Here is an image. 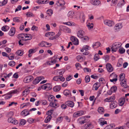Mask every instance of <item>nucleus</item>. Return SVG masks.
<instances>
[{
    "instance_id": "6ab92c4d",
    "label": "nucleus",
    "mask_w": 129,
    "mask_h": 129,
    "mask_svg": "<svg viewBox=\"0 0 129 129\" xmlns=\"http://www.w3.org/2000/svg\"><path fill=\"white\" fill-rule=\"evenodd\" d=\"M24 36L25 38H28L27 39L24 40V41H25L30 40L32 38V36L29 34H24Z\"/></svg>"
},
{
    "instance_id": "f257e3e1",
    "label": "nucleus",
    "mask_w": 129,
    "mask_h": 129,
    "mask_svg": "<svg viewBox=\"0 0 129 129\" xmlns=\"http://www.w3.org/2000/svg\"><path fill=\"white\" fill-rule=\"evenodd\" d=\"M122 44L120 42H115L113 44L111 49L113 52H116L121 46Z\"/></svg>"
},
{
    "instance_id": "603ef678",
    "label": "nucleus",
    "mask_w": 129,
    "mask_h": 129,
    "mask_svg": "<svg viewBox=\"0 0 129 129\" xmlns=\"http://www.w3.org/2000/svg\"><path fill=\"white\" fill-rule=\"evenodd\" d=\"M46 86L47 89L48 88L47 90H50L52 89V86H51V84L50 83H47L46 84Z\"/></svg>"
},
{
    "instance_id": "9b49d317",
    "label": "nucleus",
    "mask_w": 129,
    "mask_h": 129,
    "mask_svg": "<svg viewBox=\"0 0 129 129\" xmlns=\"http://www.w3.org/2000/svg\"><path fill=\"white\" fill-rule=\"evenodd\" d=\"M71 40L73 42V44L75 45H77L78 44L79 41L77 38L72 36L71 38Z\"/></svg>"
},
{
    "instance_id": "09e8293b",
    "label": "nucleus",
    "mask_w": 129,
    "mask_h": 129,
    "mask_svg": "<svg viewBox=\"0 0 129 129\" xmlns=\"http://www.w3.org/2000/svg\"><path fill=\"white\" fill-rule=\"evenodd\" d=\"M15 62L14 61L12 60L8 63V64L10 66L13 67L15 65Z\"/></svg>"
},
{
    "instance_id": "72a5a7b5",
    "label": "nucleus",
    "mask_w": 129,
    "mask_h": 129,
    "mask_svg": "<svg viewBox=\"0 0 129 129\" xmlns=\"http://www.w3.org/2000/svg\"><path fill=\"white\" fill-rule=\"evenodd\" d=\"M82 39V40L83 42H85L86 41H88L89 40V38L88 37L86 36H83V37L82 38H81Z\"/></svg>"
},
{
    "instance_id": "864d4df0",
    "label": "nucleus",
    "mask_w": 129,
    "mask_h": 129,
    "mask_svg": "<svg viewBox=\"0 0 129 129\" xmlns=\"http://www.w3.org/2000/svg\"><path fill=\"white\" fill-rule=\"evenodd\" d=\"M117 90V88L116 86H114L112 87L111 89V90L113 92H115Z\"/></svg>"
},
{
    "instance_id": "412c9836",
    "label": "nucleus",
    "mask_w": 129,
    "mask_h": 129,
    "mask_svg": "<svg viewBox=\"0 0 129 129\" xmlns=\"http://www.w3.org/2000/svg\"><path fill=\"white\" fill-rule=\"evenodd\" d=\"M117 106V103L115 102H112L110 105V108L111 109H113Z\"/></svg>"
},
{
    "instance_id": "39448f33",
    "label": "nucleus",
    "mask_w": 129,
    "mask_h": 129,
    "mask_svg": "<svg viewBox=\"0 0 129 129\" xmlns=\"http://www.w3.org/2000/svg\"><path fill=\"white\" fill-rule=\"evenodd\" d=\"M77 36L79 38H82L85 35V33L83 30L80 29L78 30L77 32Z\"/></svg>"
},
{
    "instance_id": "58836bf2",
    "label": "nucleus",
    "mask_w": 129,
    "mask_h": 129,
    "mask_svg": "<svg viewBox=\"0 0 129 129\" xmlns=\"http://www.w3.org/2000/svg\"><path fill=\"white\" fill-rule=\"evenodd\" d=\"M87 26L89 29H92L93 27V24L92 23H88L87 25Z\"/></svg>"
},
{
    "instance_id": "1a4fd4ad",
    "label": "nucleus",
    "mask_w": 129,
    "mask_h": 129,
    "mask_svg": "<svg viewBox=\"0 0 129 129\" xmlns=\"http://www.w3.org/2000/svg\"><path fill=\"white\" fill-rule=\"evenodd\" d=\"M8 121L9 122L11 123L14 124H16L18 123V121L17 120L11 117L9 118L8 119Z\"/></svg>"
},
{
    "instance_id": "de8ad7c7",
    "label": "nucleus",
    "mask_w": 129,
    "mask_h": 129,
    "mask_svg": "<svg viewBox=\"0 0 129 129\" xmlns=\"http://www.w3.org/2000/svg\"><path fill=\"white\" fill-rule=\"evenodd\" d=\"M115 125L113 124H111L107 126L106 127V129H110L111 128H112L114 127Z\"/></svg>"
},
{
    "instance_id": "680f3d73",
    "label": "nucleus",
    "mask_w": 129,
    "mask_h": 129,
    "mask_svg": "<svg viewBox=\"0 0 129 129\" xmlns=\"http://www.w3.org/2000/svg\"><path fill=\"white\" fill-rule=\"evenodd\" d=\"M31 29L34 31H37L38 30V28L35 25H33L31 28Z\"/></svg>"
},
{
    "instance_id": "0e129e2a",
    "label": "nucleus",
    "mask_w": 129,
    "mask_h": 129,
    "mask_svg": "<svg viewBox=\"0 0 129 129\" xmlns=\"http://www.w3.org/2000/svg\"><path fill=\"white\" fill-rule=\"evenodd\" d=\"M118 0H112V3L113 4V6H115L117 4L118 2Z\"/></svg>"
},
{
    "instance_id": "0eeeda50",
    "label": "nucleus",
    "mask_w": 129,
    "mask_h": 129,
    "mask_svg": "<svg viewBox=\"0 0 129 129\" xmlns=\"http://www.w3.org/2000/svg\"><path fill=\"white\" fill-rule=\"evenodd\" d=\"M104 23L105 25L110 26H112L114 25V22L113 21L108 20H105Z\"/></svg>"
},
{
    "instance_id": "7ed1b4c3",
    "label": "nucleus",
    "mask_w": 129,
    "mask_h": 129,
    "mask_svg": "<svg viewBox=\"0 0 129 129\" xmlns=\"http://www.w3.org/2000/svg\"><path fill=\"white\" fill-rule=\"evenodd\" d=\"M44 79L43 76H40L36 77L33 82V83L34 84H36L38 83L42 80Z\"/></svg>"
},
{
    "instance_id": "8fccbe9b",
    "label": "nucleus",
    "mask_w": 129,
    "mask_h": 129,
    "mask_svg": "<svg viewBox=\"0 0 129 129\" xmlns=\"http://www.w3.org/2000/svg\"><path fill=\"white\" fill-rule=\"evenodd\" d=\"M57 106L56 104L52 102H51L49 104V106L53 107H55Z\"/></svg>"
},
{
    "instance_id": "ddd939ff",
    "label": "nucleus",
    "mask_w": 129,
    "mask_h": 129,
    "mask_svg": "<svg viewBox=\"0 0 129 129\" xmlns=\"http://www.w3.org/2000/svg\"><path fill=\"white\" fill-rule=\"evenodd\" d=\"M106 68L108 71L109 72H112L113 70V68L111 64L109 63H107L106 65Z\"/></svg>"
},
{
    "instance_id": "bb28decb",
    "label": "nucleus",
    "mask_w": 129,
    "mask_h": 129,
    "mask_svg": "<svg viewBox=\"0 0 129 129\" xmlns=\"http://www.w3.org/2000/svg\"><path fill=\"white\" fill-rule=\"evenodd\" d=\"M54 97L52 95H48V97L47 98L48 100L50 102H52L53 100L54 99Z\"/></svg>"
},
{
    "instance_id": "a19ab883",
    "label": "nucleus",
    "mask_w": 129,
    "mask_h": 129,
    "mask_svg": "<svg viewBox=\"0 0 129 129\" xmlns=\"http://www.w3.org/2000/svg\"><path fill=\"white\" fill-rule=\"evenodd\" d=\"M18 92V90L15 89L14 90H12V91H10L8 93V94H15L17 93Z\"/></svg>"
},
{
    "instance_id": "f704fd0d",
    "label": "nucleus",
    "mask_w": 129,
    "mask_h": 129,
    "mask_svg": "<svg viewBox=\"0 0 129 129\" xmlns=\"http://www.w3.org/2000/svg\"><path fill=\"white\" fill-rule=\"evenodd\" d=\"M125 4L122 2L121 1H120L118 4L117 6L119 8H121Z\"/></svg>"
},
{
    "instance_id": "423d86ee",
    "label": "nucleus",
    "mask_w": 129,
    "mask_h": 129,
    "mask_svg": "<svg viewBox=\"0 0 129 129\" xmlns=\"http://www.w3.org/2000/svg\"><path fill=\"white\" fill-rule=\"evenodd\" d=\"M84 113V112L82 110H80L76 112H75L73 114V117H77L78 116L83 115Z\"/></svg>"
},
{
    "instance_id": "e433bc0d",
    "label": "nucleus",
    "mask_w": 129,
    "mask_h": 129,
    "mask_svg": "<svg viewBox=\"0 0 129 129\" xmlns=\"http://www.w3.org/2000/svg\"><path fill=\"white\" fill-rule=\"evenodd\" d=\"M20 18L19 17H15L13 19V21L16 22H20L19 20Z\"/></svg>"
},
{
    "instance_id": "5701e85b",
    "label": "nucleus",
    "mask_w": 129,
    "mask_h": 129,
    "mask_svg": "<svg viewBox=\"0 0 129 129\" xmlns=\"http://www.w3.org/2000/svg\"><path fill=\"white\" fill-rule=\"evenodd\" d=\"M74 14V13L73 11H70L68 12V16L69 18H72L73 17Z\"/></svg>"
},
{
    "instance_id": "bf43d9fd",
    "label": "nucleus",
    "mask_w": 129,
    "mask_h": 129,
    "mask_svg": "<svg viewBox=\"0 0 129 129\" xmlns=\"http://www.w3.org/2000/svg\"><path fill=\"white\" fill-rule=\"evenodd\" d=\"M97 85L98 83H94L93 85V88H94L95 90H97L99 88V87L98 86H97Z\"/></svg>"
},
{
    "instance_id": "9d476101",
    "label": "nucleus",
    "mask_w": 129,
    "mask_h": 129,
    "mask_svg": "<svg viewBox=\"0 0 129 129\" xmlns=\"http://www.w3.org/2000/svg\"><path fill=\"white\" fill-rule=\"evenodd\" d=\"M15 29L14 27H12L11 28L8 33L9 35L11 37L13 36L15 33Z\"/></svg>"
},
{
    "instance_id": "79ce46f5",
    "label": "nucleus",
    "mask_w": 129,
    "mask_h": 129,
    "mask_svg": "<svg viewBox=\"0 0 129 129\" xmlns=\"http://www.w3.org/2000/svg\"><path fill=\"white\" fill-rule=\"evenodd\" d=\"M117 76L114 73H113L111 74L110 76V78H112V79L113 78H117Z\"/></svg>"
},
{
    "instance_id": "ea45409f",
    "label": "nucleus",
    "mask_w": 129,
    "mask_h": 129,
    "mask_svg": "<svg viewBox=\"0 0 129 129\" xmlns=\"http://www.w3.org/2000/svg\"><path fill=\"white\" fill-rule=\"evenodd\" d=\"M54 32H49L45 34V36L46 37H48L50 35L53 36L54 35Z\"/></svg>"
},
{
    "instance_id": "cd10ccee",
    "label": "nucleus",
    "mask_w": 129,
    "mask_h": 129,
    "mask_svg": "<svg viewBox=\"0 0 129 129\" xmlns=\"http://www.w3.org/2000/svg\"><path fill=\"white\" fill-rule=\"evenodd\" d=\"M9 27L7 26H4L2 28V30L4 31H8L9 29Z\"/></svg>"
},
{
    "instance_id": "c756f323",
    "label": "nucleus",
    "mask_w": 129,
    "mask_h": 129,
    "mask_svg": "<svg viewBox=\"0 0 129 129\" xmlns=\"http://www.w3.org/2000/svg\"><path fill=\"white\" fill-rule=\"evenodd\" d=\"M118 51L119 53L120 54H123L125 52V50L122 47H121L119 48Z\"/></svg>"
},
{
    "instance_id": "5fc2aeb1",
    "label": "nucleus",
    "mask_w": 129,
    "mask_h": 129,
    "mask_svg": "<svg viewBox=\"0 0 129 129\" xmlns=\"http://www.w3.org/2000/svg\"><path fill=\"white\" fill-rule=\"evenodd\" d=\"M23 40H24V39H22V40H20L18 41V44L20 46H21L24 45V43L23 42Z\"/></svg>"
},
{
    "instance_id": "393cba45",
    "label": "nucleus",
    "mask_w": 129,
    "mask_h": 129,
    "mask_svg": "<svg viewBox=\"0 0 129 129\" xmlns=\"http://www.w3.org/2000/svg\"><path fill=\"white\" fill-rule=\"evenodd\" d=\"M125 76V75L124 73H122L119 76V80L121 81H124Z\"/></svg>"
},
{
    "instance_id": "a211bd4d",
    "label": "nucleus",
    "mask_w": 129,
    "mask_h": 129,
    "mask_svg": "<svg viewBox=\"0 0 129 129\" xmlns=\"http://www.w3.org/2000/svg\"><path fill=\"white\" fill-rule=\"evenodd\" d=\"M29 112H28V110L27 109L24 110L21 113V114L23 116H26L29 114Z\"/></svg>"
},
{
    "instance_id": "7c9ffc66",
    "label": "nucleus",
    "mask_w": 129,
    "mask_h": 129,
    "mask_svg": "<svg viewBox=\"0 0 129 129\" xmlns=\"http://www.w3.org/2000/svg\"><path fill=\"white\" fill-rule=\"evenodd\" d=\"M46 42L42 41L39 44V46L41 47H47V46L45 45Z\"/></svg>"
},
{
    "instance_id": "774afa93",
    "label": "nucleus",
    "mask_w": 129,
    "mask_h": 129,
    "mask_svg": "<svg viewBox=\"0 0 129 129\" xmlns=\"http://www.w3.org/2000/svg\"><path fill=\"white\" fill-rule=\"evenodd\" d=\"M72 76L71 75H69L66 78V80L67 81H70L72 79Z\"/></svg>"
},
{
    "instance_id": "473e14b6",
    "label": "nucleus",
    "mask_w": 129,
    "mask_h": 129,
    "mask_svg": "<svg viewBox=\"0 0 129 129\" xmlns=\"http://www.w3.org/2000/svg\"><path fill=\"white\" fill-rule=\"evenodd\" d=\"M52 118L51 116H48L44 120L45 123H47L50 121Z\"/></svg>"
},
{
    "instance_id": "c9c22d12",
    "label": "nucleus",
    "mask_w": 129,
    "mask_h": 129,
    "mask_svg": "<svg viewBox=\"0 0 129 129\" xmlns=\"http://www.w3.org/2000/svg\"><path fill=\"white\" fill-rule=\"evenodd\" d=\"M122 27L121 24L119 25V24H117L115 25L114 28L115 30H119L121 29Z\"/></svg>"
},
{
    "instance_id": "c85d7f7f",
    "label": "nucleus",
    "mask_w": 129,
    "mask_h": 129,
    "mask_svg": "<svg viewBox=\"0 0 129 129\" xmlns=\"http://www.w3.org/2000/svg\"><path fill=\"white\" fill-rule=\"evenodd\" d=\"M104 110L103 108L102 107H100L98 109V112L101 114L104 113Z\"/></svg>"
},
{
    "instance_id": "c03bdc74",
    "label": "nucleus",
    "mask_w": 129,
    "mask_h": 129,
    "mask_svg": "<svg viewBox=\"0 0 129 129\" xmlns=\"http://www.w3.org/2000/svg\"><path fill=\"white\" fill-rule=\"evenodd\" d=\"M90 78L89 76L87 75L85 78V81L86 83H88L90 81Z\"/></svg>"
},
{
    "instance_id": "20e7f679",
    "label": "nucleus",
    "mask_w": 129,
    "mask_h": 129,
    "mask_svg": "<svg viewBox=\"0 0 129 129\" xmlns=\"http://www.w3.org/2000/svg\"><path fill=\"white\" fill-rule=\"evenodd\" d=\"M34 79V77L31 76H27L25 77L23 80L25 83H27L31 81Z\"/></svg>"
},
{
    "instance_id": "6e6552de",
    "label": "nucleus",
    "mask_w": 129,
    "mask_h": 129,
    "mask_svg": "<svg viewBox=\"0 0 129 129\" xmlns=\"http://www.w3.org/2000/svg\"><path fill=\"white\" fill-rule=\"evenodd\" d=\"M90 2L92 5L95 6H98L101 3L99 0H90Z\"/></svg>"
},
{
    "instance_id": "4c0bfd02",
    "label": "nucleus",
    "mask_w": 129,
    "mask_h": 129,
    "mask_svg": "<svg viewBox=\"0 0 129 129\" xmlns=\"http://www.w3.org/2000/svg\"><path fill=\"white\" fill-rule=\"evenodd\" d=\"M4 96H5V100H7L11 98L12 96V95L11 94H8V93L5 94Z\"/></svg>"
},
{
    "instance_id": "e2e57ef3",
    "label": "nucleus",
    "mask_w": 129,
    "mask_h": 129,
    "mask_svg": "<svg viewBox=\"0 0 129 129\" xmlns=\"http://www.w3.org/2000/svg\"><path fill=\"white\" fill-rule=\"evenodd\" d=\"M83 48H84V50L86 51H87L89 50L90 48L87 45L84 46L83 47Z\"/></svg>"
},
{
    "instance_id": "aec40b11",
    "label": "nucleus",
    "mask_w": 129,
    "mask_h": 129,
    "mask_svg": "<svg viewBox=\"0 0 129 129\" xmlns=\"http://www.w3.org/2000/svg\"><path fill=\"white\" fill-rule=\"evenodd\" d=\"M125 101V97L121 98L119 101V105L120 106H122L124 105Z\"/></svg>"
},
{
    "instance_id": "f03ea898",
    "label": "nucleus",
    "mask_w": 129,
    "mask_h": 129,
    "mask_svg": "<svg viewBox=\"0 0 129 129\" xmlns=\"http://www.w3.org/2000/svg\"><path fill=\"white\" fill-rule=\"evenodd\" d=\"M60 29L66 33H69L71 32V30L66 26L61 25L59 26Z\"/></svg>"
},
{
    "instance_id": "37998d69",
    "label": "nucleus",
    "mask_w": 129,
    "mask_h": 129,
    "mask_svg": "<svg viewBox=\"0 0 129 129\" xmlns=\"http://www.w3.org/2000/svg\"><path fill=\"white\" fill-rule=\"evenodd\" d=\"M53 110L52 109H51L48 110L46 113V114L48 115V116H51V115L53 113Z\"/></svg>"
},
{
    "instance_id": "a878e982",
    "label": "nucleus",
    "mask_w": 129,
    "mask_h": 129,
    "mask_svg": "<svg viewBox=\"0 0 129 129\" xmlns=\"http://www.w3.org/2000/svg\"><path fill=\"white\" fill-rule=\"evenodd\" d=\"M76 58L77 61L80 62H81L83 61V57L80 55H78L77 56Z\"/></svg>"
},
{
    "instance_id": "4d7b16f0",
    "label": "nucleus",
    "mask_w": 129,
    "mask_h": 129,
    "mask_svg": "<svg viewBox=\"0 0 129 129\" xmlns=\"http://www.w3.org/2000/svg\"><path fill=\"white\" fill-rule=\"evenodd\" d=\"M24 34H25L22 33L18 34L17 36L18 38L19 39H20V38H21L22 39L24 37L22 36H24Z\"/></svg>"
},
{
    "instance_id": "69168bd1",
    "label": "nucleus",
    "mask_w": 129,
    "mask_h": 129,
    "mask_svg": "<svg viewBox=\"0 0 129 129\" xmlns=\"http://www.w3.org/2000/svg\"><path fill=\"white\" fill-rule=\"evenodd\" d=\"M22 8V7L20 5H19L16 8L15 10V12H16L20 10H21Z\"/></svg>"
},
{
    "instance_id": "4be33fe9",
    "label": "nucleus",
    "mask_w": 129,
    "mask_h": 129,
    "mask_svg": "<svg viewBox=\"0 0 129 129\" xmlns=\"http://www.w3.org/2000/svg\"><path fill=\"white\" fill-rule=\"evenodd\" d=\"M120 84L124 88H126L127 87L126 83V81L125 80H124V81H122L120 82Z\"/></svg>"
},
{
    "instance_id": "338daca9",
    "label": "nucleus",
    "mask_w": 129,
    "mask_h": 129,
    "mask_svg": "<svg viewBox=\"0 0 129 129\" xmlns=\"http://www.w3.org/2000/svg\"><path fill=\"white\" fill-rule=\"evenodd\" d=\"M41 102L42 103V104L43 105H47V101L46 100H42L41 101Z\"/></svg>"
},
{
    "instance_id": "49530a36",
    "label": "nucleus",
    "mask_w": 129,
    "mask_h": 129,
    "mask_svg": "<svg viewBox=\"0 0 129 129\" xmlns=\"http://www.w3.org/2000/svg\"><path fill=\"white\" fill-rule=\"evenodd\" d=\"M99 56L98 54H95L94 56V59L95 61H97L98 59H99Z\"/></svg>"
},
{
    "instance_id": "4468645a",
    "label": "nucleus",
    "mask_w": 129,
    "mask_h": 129,
    "mask_svg": "<svg viewBox=\"0 0 129 129\" xmlns=\"http://www.w3.org/2000/svg\"><path fill=\"white\" fill-rule=\"evenodd\" d=\"M115 97L114 96H113L110 97L105 99L104 101L105 102H110L113 101L115 99Z\"/></svg>"
},
{
    "instance_id": "2f4dec72",
    "label": "nucleus",
    "mask_w": 129,
    "mask_h": 129,
    "mask_svg": "<svg viewBox=\"0 0 129 129\" xmlns=\"http://www.w3.org/2000/svg\"><path fill=\"white\" fill-rule=\"evenodd\" d=\"M100 45L101 43L99 42H97L92 46V47L94 48H97L100 46Z\"/></svg>"
},
{
    "instance_id": "a18cd8bd",
    "label": "nucleus",
    "mask_w": 129,
    "mask_h": 129,
    "mask_svg": "<svg viewBox=\"0 0 129 129\" xmlns=\"http://www.w3.org/2000/svg\"><path fill=\"white\" fill-rule=\"evenodd\" d=\"M16 53L18 55L21 56L23 55V53L21 50H19L16 52Z\"/></svg>"
},
{
    "instance_id": "052dcab7",
    "label": "nucleus",
    "mask_w": 129,
    "mask_h": 129,
    "mask_svg": "<svg viewBox=\"0 0 129 129\" xmlns=\"http://www.w3.org/2000/svg\"><path fill=\"white\" fill-rule=\"evenodd\" d=\"M36 51L35 49H31L29 50L28 52L29 54L34 53Z\"/></svg>"
},
{
    "instance_id": "6e6d98bb",
    "label": "nucleus",
    "mask_w": 129,
    "mask_h": 129,
    "mask_svg": "<svg viewBox=\"0 0 129 129\" xmlns=\"http://www.w3.org/2000/svg\"><path fill=\"white\" fill-rule=\"evenodd\" d=\"M26 121L24 119H22L21 120L20 122V124L22 125H24L26 123Z\"/></svg>"
},
{
    "instance_id": "f3484780",
    "label": "nucleus",
    "mask_w": 129,
    "mask_h": 129,
    "mask_svg": "<svg viewBox=\"0 0 129 129\" xmlns=\"http://www.w3.org/2000/svg\"><path fill=\"white\" fill-rule=\"evenodd\" d=\"M79 119L82 120H81L79 122V123L81 124H84L86 122V120L85 117L82 116L80 117Z\"/></svg>"
},
{
    "instance_id": "dca6fc26",
    "label": "nucleus",
    "mask_w": 129,
    "mask_h": 129,
    "mask_svg": "<svg viewBox=\"0 0 129 129\" xmlns=\"http://www.w3.org/2000/svg\"><path fill=\"white\" fill-rule=\"evenodd\" d=\"M63 94L64 95L67 96H71V91L68 89L64 90L63 91Z\"/></svg>"
},
{
    "instance_id": "3c124183",
    "label": "nucleus",
    "mask_w": 129,
    "mask_h": 129,
    "mask_svg": "<svg viewBox=\"0 0 129 129\" xmlns=\"http://www.w3.org/2000/svg\"><path fill=\"white\" fill-rule=\"evenodd\" d=\"M53 11L51 9H50L47 11V13L49 16H51L53 14Z\"/></svg>"
},
{
    "instance_id": "13d9d810",
    "label": "nucleus",
    "mask_w": 129,
    "mask_h": 129,
    "mask_svg": "<svg viewBox=\"0 0 129 129\" xmlns=\"http://www.w3.org/2000/svg\"><path fill=\"white\" fill-rule=\"evenodd\" d=\"M34 121V120L33 118H29L28 119V120H27V121L29 123L31 124L33 123Z\"/></svg>"
},
{
    "instance_id": "2eb2a0df",
    "label": "nucleus",
    "mask_w": 129,
    "mask_h": 129,
    "mask_svg": "<svg viewBox=\"0 0 129 129\" xmlns=\"http://www.w3.org/2000/svg\"><path fill=\"white\" fill-rule=\"evenodd\" d=\"M65 104L71 107H73L74 105V103L71 101H68L65 102Z\"/></svg>"
},
{
    "instance_id": "b1692460",
    "label": "nucleus",
    "mask_w": 129,
    "mask_h": 129,
    "mask_svg": "<svg viewBox=\"0 0 129 129\" xmlns=\"http://www.w3.org/2000/svg\"><path fill=\"white\" fill-rule=\"evenodd\" d=\"M61 88V87L60 85L56 86L53 87V90L55 92L59 91L60 90Z\"/></svg>"
},
{
    "instance_id": "f8f14e48",
    "label": "nucleus",
    "mask_w": 129,
    "mask_h": 129,
    "mask_svg": "<svg viewBox=\"0 0 129 129\" xmlns=\"http://www.w3.org/2000/svg\"><path fill=\"white\" fill-rule=\"evenodd\" d=\"M56 4L58 6H62L65 5V3L63 0H59L56 1Z\"/></svg>"
}]
</instances>
